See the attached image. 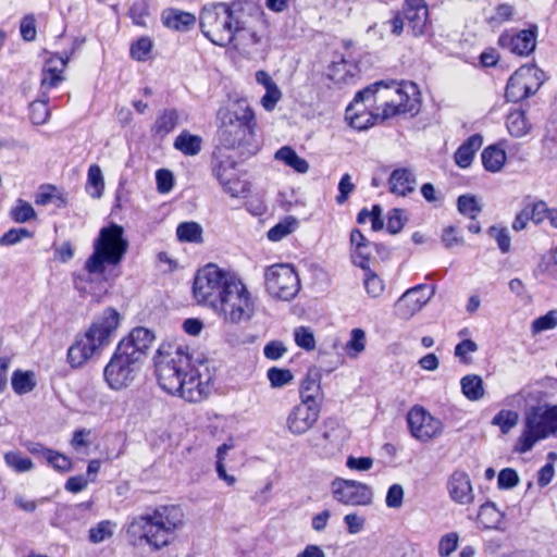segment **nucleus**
<instances>
[{
	"instance_id": "obj_16",
	"label": "nucleus",
	"mask_w": 557,
	"mask_h": 557,
	"mask_svg": "<svg viewBox=\"0 0 557 557\" xmlns=\"http://www.w3.org/2000/svg\"><path fill=\"white\" fill-rule=\"evenodd\" d=\"M435 295V286L420 284L407 289L395 304V314L403 320L411 319Z\"/></svg>"
},
{
	"instance_id": "obj_15",
	"label": "nucleus",
	"mask_w": 557,
	"mask_h": 557,
	"mask_svg": "<svg viewBox=\"0 0 557 557\" xmlns=\"http://www.w3.org/2000/svg\"><path fill=\"white\" fill-rule=\"evenodd\" d=\"M332 494L335 500L346 506H368L373 500L372 488L355 480L335 479Z\"/></svg>"
},
{
	"instance_id": "obj_61",
	"label": "nucleus",
	"mask_w": 557,
	"mask_h": 557,
	"mask_svg": "<svg viewBox=\"0 0 557 557\" xmlns=\"http://www.w3.org/2000/svg\"><path fill=\"white\" fill-rule=\"evenodd\" d=\"M442 242L448 249L455 246H461L465 243L463 237L459 235L458 230L451 225L444 228L442 234Z\"/></svg>"
},
{
	"instance_id": "obj_26",
	"label": "nucleus",
	"mask_w": 557,
	"mask_h": 557,
	"mask_svg": "<svg viewBox=\"0 0 557 557\" xmlns=\"http://www.w3.org/2000/svg\"><path fill=\"white\" fill-rule=\"evenodd\" d=\"M483 138L479 134L470 136L455 152V162L460 168H468L472 163L475 152L481 148Z\"/></svg>"
},
{
	"instance_id": "obj_25",
	"label": "nucleus",
	"mask_w": 557,
	"mask_h": 557,
	"mask_svg": "<svg viewBox=\"0 0 557 557\" xmlns=\"http://www.w3.org/2000/svg\"><path fill=\"white\" fill-rule=\"evenodd\" d=\"M166 27L177 32H188L197 22L194 14L177 9H170L162 15Z\"/></svg>"
},
{
	"instance_id": "obj_20",
	"label": "nucleus",
	"mask_w": 557,
	"mask_h": 557,
	"mask_svg": "<svg viewBox=\"0 0 557 557\" xmlns=\"http://www.w3.org/2000/svg\"><path fill=\"white\" fill-rule=\"evenodd\" d=\"M498 44L517 55H529L536 47V28L522 29L516 33L504 32L498 38Z\"/></svg>"
},
{
	"instance_id": "obj_9",
	"label": "nucleus",
	"mask_w": 557,
	"mask_h": 557,
	"mask_svg": "<svg viewBox=\"0 0 557 557\" xmlns=\"http://www.w3.org/2000/svg\"><path fill=\"white\" fill-rule=\"evenodd\" d=\"M240 13L234 22L232 38L227 40V47L232 46L238 51H248L249 48L262 42L263 34L256 23L264 22L262 8L252 0H243Z\"/></svg>"
},
{
	"instance_id": "obj_8",
	"label": "nucleus",
	"mask_w": 557,
	"mask_h": 557,
	"mask_svg": "<svg viewBox=\"0 0 557 557\" xmlns=\"http://www.w3.org/2000/svg\"><path fill=\"white\" fill-rule=\"evenodd\" d=\"M219 140L228 149L248 145L256 126L255 114L248 106L237 104L221 115Z\"/></svg>"
},
{
	"instance_id": "obj_17",
	"label": "nucleus",
	"mask_w": 557,
	"mask_h": 557,
	"mask_svg": "<svg viewBox=\"0 0 557 557\" xmlns=\"http://www.w3.org/2000/svg\"><path fill=\"white\" fill-rule=\"evenodd\" d=\"M407 423L410 434L420 442H428L443 431L442 421L420 406H414L408 411Z\"/></svg>"
},
{
	"instance_id": "obj_43",
	"label": "nucleus",
	"mask_w": 557,
	"mask_h": 557,
	"mask_svg": "<svg viewBox=\"0 0 557 557\" xmlns=\"http://www.w3.org/2000/svg\"><path fill=\"white\" fill-rule=\"evenodd\" d=\"M222 168L223 164H218L214 166L213 172L215 177L219 180L227 194H230L232 197H238L244 189L242 183L234 177H225L224 174H222Z\"/></svg>"
},
{
	"instance_id": "obj_2",
	"label": "nucleus",
	"mask_w": 557,
	"mask_h": 557,
	"mask_svg": "<svg viewBox=\"0 0 557 557\" xmlns=\"http://www.w3.org/2000/svg\"><path fill=\"white\" fill-rule=\"evenodd\" d=\"M158 383L162 389L189 403H199L207 395V385L195 368L188 347L162 344L154 357Z\"/></svg>"
},
{
	"instance_id": "obj_21",
	"label": "nucleus",
	"mask_w": 557,
	"mask_h": 557,
	"mask_svg": "<svg viewBox=\"0 0 557 557\" xmlns=\"http://www.w3.org/2000/svg\"><path fill=\"white\" fill-rule=\"evenodd\" d=\"M448 494L453 502L459 505H470L474 502V493L470 476L462 470H455L447 482Z\"/></svg>"
},
{
	"instance_id": "obj_5",
	"label": "nucleus",
	"mask_w": 557,
	"mask_h": 557,
	"mask_svg": "<svg viewBox=\"0 0 557 557\" xmlns=\"http://www.w3.org/2000/svg\"><path fill=\"white\" fill-rule=\"evenodd\" d=\"M123 235L124 230L117 224H111L100 230L99 236L94 243V252L85 263L88 280L103 277L106 263L115 265L121 262L128 248V242Z\"/></svg>"
},
{
	"instance_id": "obj_53",
	"label": "nucleus",
	"mask_w": 557,
	"mask_h": 557,
	"mask_svg": "<svg viewBox=\"0 0 557 557\" xmlns=\"http://www.w3.org/2000/svg\"><path fill=\"white\" fill-rule=\"evenodd\" d=\"M335 431H336V429L332 428L331 430L324 431L319 436L310 437L309 442H310L311 446L317 449H320L324 453L327 450L329 444L332 447H335V446L337 447L338 442L336 441Z\"/></svg>"
},
{
	"instance_id": "obj_59",
	"label": "nucleus",
	"mask_w": 557,
	"mask_h": 557,
	"mask_svg": "<svg viewBox=\"0 0 557 557\" xmlns=\"http://www.w3.org/2000/svg\"><path fill=\"white\" fill-rule=\"evenodd\" d=\"M404 495L405 492L400 484L395 483L391 485L385 498L386 506L388 508L401 507L404 502Z\"/></svg>"
},
{
	"instance_id": "obj_30",
	"label": "nucleus",
	"mask_w": 557,
	"mask_h": 557,
	"mask_svg": "<svg viewBox=\"0 0 557 557\" xmlns=\"http://www.w3.org/2000/svg\"><path fill=\"white\" fill-rule=\"evenodd\" d=\"M202 138L183 131L174 140V148L185 156H196L200 152Z\"/></svg>"
},
{
	"instance_id": "obj_38",
	"label": "nucleus",
	"mask_w": 557,
	"mask_h": 557,
	"mask_svg": "<svg viewBox=\"0 0 557 557\" xmlns=\"http://www.w3.org/2000/svg\"><path fill=\"white\" fill-rule=\"evenodd\" d=\"M176 236L184 243H202V227L197 222H182L177 225Z\"/></svg>"
},
{
	"instance_id": "obj_4",
	"label": "nucleus",
	"mask_w": 557,
	"mask_h": 557,
	"mask_svg": "<svg viewBox=\"0 0 557 557\" xmlns=\"http://www.w3.org/2000/svg\"><path fill=\"white\" fill-rule=\"evenodd\" d=\"M121 315L112 307L96 315L84 335L76 338L67 350V361L72 368L82 367L92 356L108 346L120 325Z\"/></svg>"
},
{
	"instance_id": "obj_58",
	"label": "nucleus",
	"mask_w": 557,
	"mask_h": 557,
	"mask_svg": "<svg viewBox=\"0 0 557 557\" xmlns=\"http://www.w3.org/2000/svg\"><path fill=\"white\" fill-rule=\"evenodd\" d=\"M498 488L509 490L519 484V475L515 469L505 468L500 470L497 479Z\"/></svg>"
},
{
	"instance_id": "obj_60",
	"label": "nucleus",
	"mask_w": 557,
	"mask_h": 557,
	"mask_svg": "<svg viewBox=\"0 0 557 557\" xmlns=\"http://www.w3.org/2000/svg\"><path fill=\"white\" fill-rule=\"evenodd\" d=\"M30 232L24 227L11 228L1 236L0 244L3 246L15 245L23 238L30 237Z\"/></svg>"
},
{
	"instance_id": "obj_31",
	"label": "nucleus",
	"mask_w": 557,
	"mask_h": 557,
	"mask_svg": "<svg viewBox=\"0 0 557 557\" xmlns=\"http://www.w3.org/2000/svg\"><path fill=\"white\" fill-rule=\"evenodd\" d=\"M300 403L309 405H320L321 387L320 381L317 376L308 374L300 385Z\"/></svg>"
},
{
	"instance_id": "obj_54",
	"label": "nucleus",
	"mask_w": 557,
	"mask_h": 557,
	"mask_svg": "<svg viewBox=\"0 0 557 557\" xmlns=\"http://www.w3.org/2000/svg\"><path fill=\"white\" fill-rule=\"evenodd\" d=\"M295 343L305 350H313L315 348V339L313 332L306 326L296 327L294 331Z\"/></svg>"
},
{
	"instance_id": "obj_24",
	"label": "nucleus",
	"mask_w": 557,
	"mask_h": 557,
	"mask_svg": "<svg viewBox=\"0 0 557 557\" xmlns=\"http://www.w3.org/2000/svg\"><path fill=\"white\" fill-rule=\"evenodd\" d=\"M67 62V57L62 58L58 55H53L47 61L41 73L40 95L42 97H48V91L64 79L62 72Z\"/></svg>"
},
{
	"instance_id": "obj_44",
	"label": "nucleus",
	"mask_w": 557,
	"mask_h": 557,
	"mask_svg": "<svg viewBox=\"0 0 557 557\" xmlns=\"http://www.w3.org/2000/svg\"><path fill=\"white\" fill-rule=\"evenodd\" d=\"M115 524L109 520L99 522L89 530V541L98 544L110 539L114 533Z\"/></svg>"
},
{
	"instance_id": "obj_40",
	"label": "nucleus",
	"mask_w": 557,
	"mask_h": 557,
	"mask_svg": "<svg viewBox=\"0 0 557 557\" xmlns=\"http://www.w3.org/2000/svg\"><path fill=\"white\" fill-rule=\"evenodd\" d=\"M48 97H42L40 95V98L37 100H34L29 106V117L33 124L35 125H42L45 124L49 116L50 111L48 108Z\"/></svg>"
},
{
	"instance_id": "obj_55",
	"label": "nucleus",
	"mask_w": 557,
	"mask_h": 557,
	"mask_svg": "<svg viewBox=\"0 0 557 557\" xmlns=\"http://www.w3.org/2000/svg\"><path fill=\"white\" fill-rule=\"evenodd\" d=\"M488 235L493 237L502 252H508L511 246V238L506 227L491 226L488 228Z\"/></svg>"
},
{
	"instance_id": "obj_18",
	"label": "nucleus",
	"mask_w": 557,
	"mask_h": 557,
	"mask_svg": "<svg viewBox=\"0 0 557 557\" xmlns=\"http://www.w3.org/2000/svg\"><path fill=\"white\" fill-rule=\"evenodd\" d=\"M320 417V405L299 403L294 406L286 418L287 430L296 435H302L313 428Z\"/></svg>"
},
{
	"instance_id": "obj_32",
	"label": "nucleus",
	"mask_w": 557,
	"mask_h": 557,
	"mask_svg": "<svg viewBox=\"0 0 557 557\" xmlns=\"http://www.w3.org/2000/svg\"><path fill=\"white\" fill-rule=\"evenodd\" d=\"M506 125L509 134L517 138L529 134L532 127L525 117V112L522 110L511 111L507 115Z\"/></svg>"
},
{
	"instance_id": "obj_36",
	"label": "nucleus",
	"mask_w": 557,
	"mask_h": 557,
	"mask_svg": "<svg viewBox=\"0 0 557 557\" xmlns=\"http://www.w3.org/2000/svg\"><path fill=\"white\" fill-rule=\"evenodd\" d=\"M104 189V178L99 165L92 164L88 169L86 191L95 199L102 196Z\"/></svg>"
},
{
	"instance_id": "obj_42",
	"label": "nucleus",
	"mask_w": 557,
	"mask_h": 557,
	"mask_svg": "<svg viewBox=\"0 0 557 557\" xmlns=\"http://www.w3.org/2000/svg\"><path fill=\"white\" fill-rule=\"evenodd\" d=\"M267 377L270 381V385L273 388H281L288 385L294 375L290 370L272 367L267 372Z\"/></svg>"
},
{
	"instance_id": "obj_62",
	"label": "nucleus",
	"mask_w": 557,
	"mask_h": 557,
	"mask_svg": "<svg viewBox=\"0 0 557 557\" xmlns=\"http://www.w3.org/2000/svg\"><path fill=\"white\" fill-rule=\"evenodd\" d=\"M21 35L24 40L33 41L36 38V20L34 15H25L20 25Z\"/></svg>"
},
{
	"instance_id": "obj_39",
	"label": "nucleus",
	"mask_w": 557,
	"mask_h": 557,
	"mask_svg": "<svg viewBox=\"0 0 557 557\" xmlns=\"http://www.w3.org/2000/svg\"><path fill=\"white\" fill-rule=\"evenodd\" d=\"M5 465L17 473L28 472L34 468L30 458L25 457L21 451L11 450L4 454Z\"/></svg>"
},
{
	"instance_id": "obj_27",
	"label": "nucleus",
	"mask_w": 557,
	"mask_h": 557,
	"mask_svg": "<svg viewBox=\"0 0 557 557\" xmlns=\"http://www.w3.org/2000/svg\"><path fill=\"white\" fill-rule=\"evenodd\" d=\"M180 113L176 109H164L159 113L152 126L156 136L163 138L180 125Z\"/></svg>"
},
{
	"instance_id": "obj_23",
	"label": "nucleus",
	"mask_w": 557,
	"mask_h": 557,
	"mask_svg": "<svg viewBox=\"0 0 557 557\" xmlns=\"http://www.w3.org/2000/svg\"><path fill=\"white\" fill-rule=\"evenodd\" d=\"M403 12L412 35L421 36L424 33L429 14L426 2L424 0H405Z\"/></svg>"
},
{
	"instance_id": "obj_45",
	"label": "nucleus",
	"mask_w": 557,
	"mask_h": 557,
	"mask_svg": "<svg viewBox=\"0 0 557 557\" xmlns=\"http://www.w3.org/2000/svg\"><path fill=\"white\" fill-rule=\"evenodd\" d=\"M366 348V333L362 329H352L350 339L346 343V351L350 357H356Z\"/></svg>"
},
{
	"instance_id": "obj_7",
	"label": "nucleus",
	"mask_w": 557,
	"mask_h": 557,
	"mask_svg": "<svg viewBox=\"0 0 557 557\" xmlns=\"http://www.w3.org/2000/svg\"><path fill=\"white\" fill-rule=\"evenodd\" d=\"M243 0L206 4L199 12V26L202 35L213 45L227 47L237 14L240 13Z\"/></svg>"
},
{
	"instance_id": "obj_28",
	"label": "nucleus",
	"mask_w": 557,
	"mask_h": 557,
	"mask_svg": "<svg viewBox=\"0 0 557 557\" xmlns=\"http://www.w3.org/2000/svg\"><path fill=\"white\" fill-rule=\"evenodd\" d=\"M505 513L500 511L496 504L493 502H486L482 504L478 511V522L483 529H500V524Z\"/></svg>"
},
{
	"instance_id": "obj_19",
	"label": "nucleus",
	"mask_w": 557,
	"mask_h": 557,
	"mask_svg": "<svg viewBox=\"0 0 557 557\" xmlns=\"http://www.w3.org/2000/svg\"><path fill=\"white\" fill-rule=\"evenodd\" d=\"M154 339L156 335L153 331L144 326H137L131 331L128 336L119 343L117 347L143 362L144 357L151 348Z\"/></svg>"
},
{
	"instance_id": "obj_35",
	"label": "nucleus",
	"mask_w": 557,
	"mask_h": 557,
	"mask_svg": "<svg viewBox=\"0 0 557 557\" xmlns=\"http://www.w3.org/2000/svg\"><path fill=\"white\" fill-rule=\"evenodd\" d=\"M461 392L471 401L480 400L484 396L482 379L476 374H468L460 381Z\"/></svg>"
},
{
	"instance_id": "obj_10",
	"label": "nucleus",
	"mask_w": 557,
	"mask_h": 557,
	"mask_svg": "<svg viewBox=\"0 0 557 557\" xmlns=\"http://www.w3.org/2000/svg\"><path fill=\"white\" fill-rule=\"evenodd\" d=\"M212 310L225 322L232 324H238L251 318L253 314L251 296L237 275L221 295Z\"/></svg>"
},
{
	"instance_id": "obj_12",
	"label": "nucleus",
	"mask_w": 557,
	"mask_h": 557,
	"mask_svg": "<svg viewBox=\"0 0 557 557\" xmlns=\"http://www.w3.org/2000/svg\"><path fill=\"white\" fill-rule=\"evenodd\" d=\"M544 81V72L535 64L522 65L509 77L505 97L510 102L522 101L535 95Z\"/></svg>"
},
{
	"instance_id": "obj_50",
	"label": "nucleus",
	"mask_w": 557,
	"mask_h": 557,
	"mask_svg": "<svg viewBox=\"0 0 557 557\" xmlns=\"http://www.w3.org/2000/svg\"><path fill=\"white\" fill-rule=\"evenodd\" d=\"M459 535L457 532L444 534L438 541L437 553L440 557H449L458 547Z\"/></svg>"
},
{
	"instance_id": "obj_63",
	"label": "nucleus",
	"mask_w": 557,
	"mask_h": 557,
	"mask_svg": "<svg viewBox=\"0 0 557 557\" xmlns=\"http://www.w3.org/2000/svg\"><path fill=\"white\" fill-rule=\"evenodd\" d=\"M404 227L403 210L392 209L387 215L386 228L391 234H397Z\"/></svg>"
},
{
	"instance_id": "obj_51",
	"label": "nucleus",
	"mask_w": 557,
	"mask_h": 557,
	"mask_svg": "<svg viewBox=\"0 0 557 557\" xmlns=\"http://www.w3.org/2000/svg\"><path fill=\"white\" fill-rule=\"evenodd\" d=\"M45 458L47 462L60 472H67L71 470L72 462L69 457L52 449L45 450Z\"/></svg>"
},
{
	"instance_id": "obj_34",
	"label": "nucleus",
	"mask_w": 557,
	"mask_h": 557,
	"mask_svg": "<svg viewBox=\"0 0 557 557\" xmlns=\"http://www.w3.org/2000/svg\"><path fill=\"white\" fill-rule=\"evenodd\" d=\"M11 385L17 395L30 393L37 385L33 371L15 370L11 377Z\"/></svg>"
},
{
	"instance_id": "obj_52",
	"label": "nucleus",
	"mask_w": 557,
	"mask_h": 557,
	"mask_svg": "<svg viewBox=\"0 0 557 557\" xmlns=\"http://www.w3.org/2000/svg\"><path fill=\"white\" fill-rule=\"evenodd\" d=\"M364 270H367L363 278L364 288L370 297L376 298L383 293L384 283L375 273L371 272L368 267Z\"/></svg>"
},
{
	"instance_id": "obj_29",
	"label": "nucleus",
	"mask_w": 557,
	"mask_h": 557,
	"mask_svg": "<svg viewBox=\"0 0 557 557\" xmlns=\"http://www.w3.org/2000/svg\"><path fill=\"white\" fill-rule=\"evenodd\" d=\"M275 160L283 162L285 165L292 168L298 173H307L309 170V163L289 146L280 148L275 154Z\"/></svg>"
},
{
	"instance_id": "obj_1",
	"label": "nucleus",
	"mask_w": 557,
	"mask_h": 557,
	"mask_svg": "<svg viewBox=\"0 0 557 557\" xmlns=\"http://www.w3.org/2000/svg\"><path fill=\"white\" fill-rule=\"evenodd\" d=\"M399 83L391 81L375 82L355 95L354 101L346 109V119L358 129H367L376 121L387 120L398 114L419 112L420 100L410 99L407 103L399 101Z\"/></svg>"
},
{
	"instance_id": "obj_47",
	"label": "nucleus",
	"mask_w": 557,
	"mask_h": 557,
	"mask_svg": "<svg viewBox=\"0 0 557 557\" xmlns=\"http://www.w3.org/2000/svg\"><path fill=\"white\" fill-rule=\"evenodd\" d=\"M543 151L549 158H557V123L549 122L543 139Z\"/></svg>"
},
{
	"instance_id": "obj_13",
	"label": "nucleus",
	"mask_w": 557,
	"mask_h": 557,
	"mask_svg": "<svg viewBox=\"0 0 557 557\" xmlns=\"http://www.w3.org/2000/svg\"><path fill=\"white\" fill-rule=\"evenodd\" d=\"M268 293L277 299L289 301L298 294L300 282L294 268L287 263L269 267L264 274Z\"/></svg>"
},
{
	"instance_id": "obj_57",
	"label": "nucleus",
	"mask_w": 557,
	"mask_h": 557,
	"mask_svg": "<svg viewBox=\"0 0 557 557\" xmlns=\"http://www.w3.org/2000/svg\"><path fill=\"white\" fill-rule=\"evenodd\" d=\"M152 42L148 37H141L131 47V55L137 61L146 60L147 55L151 51Z\"/></svg>"
},
{
	"instance_id": "obj_56",
	"label": "nucleus",
	"mask_w": 557,
	"mask_h": 557,
	"mask_svg": "<svg viewBox=\"0 0 557 557\" xmlns=\"http://www.w3.org/2000/svg\"><path fill=\"white\" fill-rule=\"evenodd\" d=\"M296 225V221L294 219L286 220L284 222H280L276 225H274L272 228L268 232V238L272 242H278L283 237L290 234L294 230V226Z\"/></svg>"
},
{
	"instance_id": "obj_41",
	"label": "nucleus",
	"mask_w": 557,
	"mask_h": 557,
	"mask_svg": "<svg viewBox=\"0 0 557 557\" xmlns=\"http://www.w3.org/2000/svg\"><path fill=\"white\" fill-rule=\"evenodd\" d=\"M458 211L474 220L476 215L482 211V207L479 205L478 199L473 195H461L457 200Z\"/></svg>"
},
{
	"instance_id": "obj_6",
	"label": "nucleus",
	"mask_w": 557,
	"mask_h": 557,
	"mask_svg": "<svg viewBox=\"0 0 557 557\" xmlns=\"http://www.w3.org/2000/svg\"><path fill=\"white\" fill-rule=\"evenodd\" d=\"M557 437V405L530 406L523 414V431L518 437L515 451L525 454L540 441Z\"/></svg>"
},
{
	"instance_id": "obj_11",
	"label": "nucleus",
	"mask_w": 557,
	"mask_h": 557,
	"mask_svg": "<svg viewBox=\"0 0 557 557\" xmlns=\"http://www.w3.org/2000/svg\"><path fill=\"white\" fill-rule=\"evenodd\" d=\"M235 276L236 274L222 270L216 264H207L195 275L193 285L195 299L198 304L212 309Z\"/></svg>"
},
{
	"instance_id": "obj_48",
	"label": "nucleus",
	"mask_w": 557,
	"mask_h": 557,
	"mask_svg": "<svg viewBox=\"0 0 557 557\" xmlns=\"http://www.w3.org/2000/svg\"><path fill=\"white\" fill-rule=\"evenodd\" d=\"M518 423V413L511 410H500L492 421L499 426L502 433H508Z\"/></svg>"
},
{
	"instance_id": "obj_37",
	"label": "nucleus",
	"mask_w": 557,
	"mask_h": 557,
	"mask_svg": "<svg viewBox=\"0 0 557 557\" xmlns=\"http://www.w3.org/2000/svg\"><path fill=\"white\" fill-rule=\"evenodd\" d=\"M351 246L358 250L357 255L354 256V262L356 265L366 269L369 261V252L366 251L369 242L359 230H352L350 234Z\"/></svg>"
},
{
	"instance_id": "obj_64",
	"label": "nucleus",
	"mask_w": 557,
	"mask_h": 557,
	"mask_svg": "<svg viewBox=\"0 0 557 557\" xmlns=\"http://www.w3.org/2000/svg\"><path fill=\"white\" fill-rule=\"evenodd\" d=\"M287 351V348L282 342L272 341L268 343L263 348L264 357L270 360L281 359Z\"/></svg>"
},
{
	"instance_id": "obj_14",
	"label": "nucleus",
	"mask_w": 557,
	"mask_h": 557,
	"mask_svg": "<svg viewBox=\"0 0 557 557\" xmlns=\"http://www.w3.org/2000/svg\"><path fill=\"white\" fill-rule=\"evenodd\" d=\"M140 364L141 362L136 357H132L128 352L116 347L111 360L104 368V380L112 389L127 387L137 375Z\"/></svg>"
},
{
	"instance_id": "obj_33",
	"label": "nucleus",
	"mask_w": 557,
	"mask_h": 557,
	"mask_svg": "<svg viewBox=\"0 0 557 557\" xmlns=\"http://www.w3.org/2000/svg\"><path fill=\"white\" fill-rule=\"evenodd\" d=\"M481 158L485 170L495 173L500 171L504 166L506 161V152L498 146L492 145L483 150Z\"/></svg>"
},
{
	"instance_id": "obj_46",
	"label": "nucleus",
	"mask_w": 557,
	"mask_h": 557,
	"mask_svg": "<svg viewBox=\"0 0 557 557\" xmlns=\"http://www.w3.org/2000/svg\"><path fill=\"white\" fill-rule=\"evenodd\" d=\"M557 326V310H552L536 318L531 325L533 334H540L545 331L554 330Z\"/></svg>"
},
{
	"instance_id": "obj_22",
	"label": "nucleus",
	"mask_w": 557,
	"mask_h": 557,
	"mask_svg": "<svg viewBox=\"0 0 557 557\" xmlns=\"http://www.w3.org/2000/svg\"><path fill=\"white\" fill-rule=\"evenodd\" d=\"M387 184L389 193L399 197H407L416 191L418 181L412 169L397 168L392 171Z\"/></svg>"
},
{
	"instance_id": "obj_49",
	"label": "nucleus",
	"mask_w": 557,
	"mask_h": 557,
	"mask_svg": "<svg viewBox=\"0 0 557 557\" xmlns=\"http://www.w3.org/2000/svg\"><path fill=\"white\" fill-rule=\"evenodd\" d=\"M36 213L30 203L23 199L16 201L15 207L11 209V216L17 223H25L35 218Z\"/></svg>"
},
{
	"instance_id": "obj_3",
	"label": "nucleus",
	"mask_w": 557,
	"mask_h": 557,
	"mask_svg": "<svg viewBox=\"0 0 557 557\" xmlns=\"http://www.w3.org/2000/svg\"><path fill=\"white\" fill-rule=\"evenodd\" d=\"M184 513L177 506H160L135 517L126 529L128 542L136 547L148 545L159 550L170 544L171 536L182 527Z\"/></svg>"
}]
</instances>
